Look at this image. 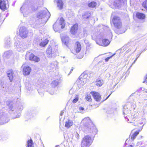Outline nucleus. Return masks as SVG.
I'll list each match as a JSON object with an SVG mask.
<instances>
[{
	"mask_svg": "<svg viewBox=\"0 0 147 147\" xmlns=\"http://www.w3.org/2000/svg\"><path fill=\"white\" fill-rule=\"evenodd\" d=\"M42 4V0H25L20 8L21 12L24 16H26L32 11L36 10L38 6Z\"/></svg>",
	"mask_w": 147,
	"mask_h": 147,
	"instance_id": "f257e3e1",
	"label": "nucleus"
},
{
	"mask_svg": "<svg viewBox=\"0 0 147 147\" xmlns=\"http://www.w3.org/2000/svg\"><path fill=\"white\" fill-rule=\"evenodd\" d=\"M50 14L47 9L45 10H41L38 12L36 14V19L34 24H35L36 28L37 25L45 23L49 18Z\"/></svg>",
	"mask_w": 147,
	"mask_h": 147,
	"instance_id": "f03ea898",
	"label": "nucleus"
},
{
	"mask_svg": "<svg viewBox=\"0 0 147 147\" xmlns=\"http://www.w3.org/2000/svg\"><path fill=\"white\" fill-rule=\"evenodd\" d=\"M135 113H133L131 115V118L130 119L127 118V122L128 123H132L135 121L134 123V125L135 126H139L140 125H142L145 123L146 119H145L141 118L139 117V113L137 111H134Z\"/></svg>",
	"mask_w": 147,
	"mask_h": 147,
	"instance_id": "7ed1b4c3",
	"label": "nucleus"
},
{
	"mask_svg": "<svg viewBox=\"0 0 147 147\" xmlns=\"http://www.w3.org/2000/svg\"><path fill=\"white\" fill-rule=\"evenodd\" d=\"M130 105V103L125 105L123 106V116L126 119V121L127 122V118L130 119L131 118L132 113H135V112L134 111H137L136 109L135 108H134L132 112L131 110H130V109L128 108V105Z\"/></svg>",
	"mask_w": 147,
	"mask_h": 147,
	"instance_id": "20e7f679",
	"label": "nucleus"
},
{
	"mask_svg": "<svg viewBox=\"0 0 147 147\" xmlns=\"http://www.w3.org/2000/svg\"><path fill=\"white\" fill-rule=\"evenodd\" d=\"M65 23L63 18H61L60 19L59 23H55L53 26L54 30L56 32L60 33L61 32V29H63L65 27Z\"/></svg>",
	"mask_w": 147,
	"mask_h": 147,
	"instance_id": "39448f33",
	"label": "nucleus"
},
{
	"mask_svg": "<svg viewBox=\"0 0 147 147\" xmlns=\"http://www.w3.org/2000/svg\"><path fill=\"white\" fill-rule=\"evenodd\" d=\"M96 41L97 44L104 47L108 46L110 43V41L108 39H103V36L101 35L96 36Z\"/></svg>",
	"mask_w": 147,
	"mask_h": 147,
	"instance_id": "423d86ee",
	"label": "nucleus"
},
{
	"mask_svg": "<svg viewBox=\"0 0 147 147\" xmlns=\"http://www.w3.org/2000/svg\"><path fill=\"white\" fill-rule=\"evenodd\" d=\"M57 45H49L47 48L46 54L49 58L52 57L53 54L57 51Z\"/></svg>",
	"mask_w": 147,
	"mask_h": 147,
	"instance_id": "0eeeda50",
	"label": "nucleus"
},
{
	"mask_svg": "<svg viewBox=\"0 0 147 147\" xmlns=\"http://www.w3.org/2000/svg\"><path fill=\"white\" fill-rule=\"evenodd\" d=\"M87 76L86 74L84 75L82 74L76 81L75 84L77 86L78 88L79 89L82 87L87 82V80L86 77Z\"/></svg>",
	"mask_w": 147,
	"mask_h": 147,
	"instance_id": "6e6552de",
	"label": "nucleus"
},
{
	"mask_svg": "<svg viewBox=\"0 0 147 147\" xmlns=\"http://www.w3.org/2000/svg\"><path fill=\"white\" fill-rule=\"evenodd\" d=\"M93 142L92 138L89 136H85L82 140L81 146L82 147H89Z\"/></svg>",
	"mask_w": 147,
	"mask_h": 147,
	"instance_id": "1a4fd4ad",
	"label": "nucleus"
},
{
	"mask_svg": "<svg viewBox=\"0 0 147 147\" xmlns=\"http://www.w3.org/2000/svg\"><path fill=\"white\" fill-rule=\"evenodd\" d=\"M81 124L83 125L84 127L88 130L90 129V130L91 129L90 125H92V123L90 118L88 117H86L82 120Z\"/></svg>",
	"mask_w": 147,
	"mask_h": 147,
	"instance_id": "9d476101",
	"label": "nucleus"
},
{
	"mask_svg": "<svg viewBox=\"0 0 147 147\" xmlns=\"http://www.w3.org/2000/svg\"><path fill=\"white\" fill-rule=\"evenodd\" d=\"M114 26L117 28H120L122 26V22L120 18L117 16H114L112 20Z\"/></svg>",
	"mask_w": 147,
	"mask_h": 147,
	"instance_id": "9b49d317",
	"label": "nucleus"
},
{
	"mask_svg": "<svg viewBox=\"0 0 147 147\" xmlns=\"http://www.w3.org/2000/svg\"><path fill=\"white\" fill-rule=\"evenodd\" d=\"M15 47L16 49L18 51H24L26 47L24 43L20 42L18 40L16 41L15 42Z\"/></svg>",
	"mask_w": 147,
	"mask_h": 147,
	"instance_id": "f8f14e48",
	"label": "nucleus"
},
{
	"mask_svg": "<svg viewBox=\"0 0 147 147\" xmlns=\"http://www.w3.org/2000/svg\"><path fill=\"white\" fill-rule=\"evenodd\" d=\"M138 105L139 106L146 107L147 105V96L146 94L143 97H140V99L138 102Z\"/></svg>",
	"mask_w": 147,
	"mask_h": 147,
	"instance_id": "ddd939ff",
	"label": "nucleus"
},
{
	"mask_svg": "<svg viewBox=\"0 0 147 147\" xmlns=\"http://www.w3.org/2000/svg\"><path fill=\"white\" fill-rule=\"evenodd\" d=\"M19 31L20 36L22 38H25L27 36L28 32L25 27H21Z\"/></svg>",
	"mask_w": 147,
	"mask_h": 147,
	"instance_id": "4468645a",
	"label": "nucleus"
},
{
	"mask_svg": "<svg viewBox=\"0 0 147 147\" xmlns=\"http://www.w3.org/2000/svg\"><path fill=\"white\" fill-rule=\"evenodd\" d=\"M32 70L31 68L29 66L27 65L24 66L23 69V73L24 76L29 75Z\"/></svg>",
	"mask_w": 147,
	"mask_h": 147,
	"instance_id": "2eb2a0df",
	"label": "nucleus"
},
{
	"mask_svg": "<svg viewBox=\"0 0 147 147\" xmlns=\"http://www.w3.org/2000/svg\"><path fill=\"white\" fill-rule=\"evenodd\" d=\"M94 100L97 102H100L101 100V95L100 94L95 92H92L91 93Z\"/></svg>",
	"mask_w": 147,
	"mask_h": 147,
	"instance_id": "dca6fc26",
	"label": "nucleus"
},
{
	"mask_svg": "<svg viewBox=\"0 0 147 147\" xmlns=\"http://www.w3.org/2000/svg\"><path fill=\"white\" fill-rule=\"evenodd\" d=\"M9 112L10 113H11L12 111L13 112H14V113H15V114H18L17 115H16V116L15 118H18L20 116V112L22 110V109H21L20 108L19 109H15L14 108L12 107L11 108H9Z\"/></svg>",
	"mask_w": 147,
	"mask_h": 147,
	"instance_id": "f3484780",
	"label": "nucleus"
},
{
	"mask_svg": "<svg viewBox=\"0 0 147 147\" xmlns=\"http://www.w3.org/2000/svg\"><path fill=\"white\" fill-rule=\"evenodd\" d=\"M7 3V0H0V8L2 10L5 9L6 8V5Z\"/></svg>",
	"mask_w": 147,
	"mask_h": 147,
	"instance_id": "a211bd4d",
	"label": "nucleus"
},
{
	"mask_svg": "<svg viewBox=\"0 0 147 147\" xmlns=\"http://www.w3.org/2000/svg\"><path fill=\"white\" fill-rule=\"evenodd\" d=\"M29 59L30 60L34 61L35 62H38L40 61V59L39 57L35 56L32 53L29 55Z\"/></svg>",
	"mask_w": 147,
	"mask_h": 147,
	"instance_id": "6ab92c4d",
	"label": "nucleus"
},
{
	"mask_svg": "<svg viewBox=\"0 0 147 147\" xmlns=\"http://www.w3.org/2000/svg\"><path fill=\"white\" fill-rule=\"evenodd\" d=\"M126 0H116L114 3V5L118 7L123 4L126 2Z\"/></svg>",
	"mask_w": 147,
	"mask_h": 147,
	"instance_id": "aec40b11",
	"label": "nucleus"
},
{
	"mask_svg": "<svg viewBox=\"0 0 147 147\" xmlns=\"http://www.w3.org/2000/svg\"><path fill=\"white\" fill-rule=\"evenodd\" d=\"M61 38L63 43L67 46L69 40V37L66 35L64 36L61 35Z\"/></svg>",
	"mask_w": 147,
	"mask_h": 147,
	"instance_id": "412c9836",
	"label": "nucleus"
},
{
	"mask_svg": "<svg viewBox=\"0 0 147 147\" xmlns=\"http://www.w3.org/2000/svg\"><path fill=\"white\" fill-rule=\"evenodd\" d=\"M78 26V24H75L72 27L71 29V32L73 34H75L77 32Z\"/></svg>",
	"mask_w": 147,
	"mask_h": 147,
	"instance_id": "4be33fe9",
	"label": "nucleus"
},
{
	"mask_svg": "<svg viewBox=\"0 0 147 147\" xmlns=\"http://www.w3.org/2000/svg\"><path fill=\"white\" fill-rule=\"evenodd\" d=\"M73 123L72 120L68 119L65 122V126L66 128H68L72 125Z\"/></svg>",
	"mask_w": 147,
	"mask_h": 147,
	"instance_id": "5701e85b",
	"label": "nucleus"
},
{
	"mask_svg": "<svg viewBox=\"0 0 147 147\" xmlns=\"http://www.w3.org/2000/svg\"><path fill=\"white\" fill-rule=\"evenodd\" d=\"M57 7L60 9H63V3L61 0H57L56 1Z\"/></svg>",
	"mask_w": 147,
	"mask_h": 147,
	"instance_id": "b1692460",
	"label": "nucleus"
},
{
	"mask_svg": "<svg viewBox=\"0 0 147 147\" xmlns=\"http://www.w3.org/2000/svg\"><path fill=\"white\" fill-rule=\"evenodd\" d=\"M12 54V51H11L5 52L3 55V57L4 58H9Z\"/></svg>",
	"mask_w": 147,
	"mask_h": 147,
	"instance_id": "393cba45",
	"label": "nucleus"
},
{
	"mask_svg": "<svg viewBox=\"0 0 147 147\" xmlns=\"http://www.w3.org/2000/svg\"><path fill=\"white\" fill-rule=\"evenodd\" d=\"M96 85L98 86H101L104 83L103 80L100 78L97 79L96 81Z\"/></svg>",
	"mask_w": 147,
	"mask_h": 147,
	"instance_id": "a878e982",
	"label": "nucleus"
},
{
	"mask_svg": "<svg viewBox=\"0 0 147 147\" xmlns=\"http://www.w3.org/2000/svg\"><path fill=\"white\" fill-rule=\"evenodd\" d=\"M81 45L80 43L77 42L76 43V53L79 52L81 50Z\"/></svg>",
	"mask_w": 147,
	"mask_h": 147,
	"instance_id": "bb28decb",
	"label": "nucleus"
},
{
	"mask_svg": "<svg viewBox=\"0 0 147 147\" xmlns=\"http://www.w3.org/2000/svg\"><path fill=\"white\" fill-rule=\"evenodd\" d=\"M91 13L88 11L85 12L82 15V17L83 19H88L91 16Z\"/></svg>",
	"mask_w": 147,
	"mask_h": 147,
	"instance_id": "cd10ccee",
	"label": "nucleus"
},
{
	"mask_svg": "<svg viewBox=\"0 0 147 147\" xmlns=\"http://www.w3.org/2000/svg\"><path fill=\"white\" fill-rule=\"evenodd\" d=\"M137 17L139 19H144L145 18V15L143 13H137L136 14Z\"/></svg>",
	"mask_w": 147,
	"mask_h": 147,
	"instance_id": "c85d7f7f",
	"label": "nucleus"
},
{
	"mask_svg": "<svg viewBox=\"0 0 147 147\" xmlns=\"http://www.w3.org/2000/svg\"><path fill=\"white\" fill-rule=\"evenodd\" d=\"M9 120L8 119H6V118L4 117L0 118V125H3L4 123L8 122Z\"/></svg>",
	"mask_w": 147,
	"mask_h": 147,
	"instance_id": "c756f323",
	"label": "nucleus"
},
{
	"mask_svg": "<svg viewBox=\"0 0 147 147\" xmlns=\"http://www.w3.org/2000/svg\"><path fill=\"white\" fill-rule=\"evenodd\" d=\"M49 40L47 39L41 42L40 44V45L42 47H45L48 43Z\"/></svg>",
	"mask_w": 147,
	"mask_h": 147,
	"instance_id": "7c9ffc66",
	"label": "nucleus"
},
{
	"mask_svg": "<svg viewBox=\"0 0 147 147\" xmlns=\"http://www.w3.org/2000/svg\"><path fill=\"white\" fill-rule=\"evenodd\" d=\"M139 131H136L135 132L134 134H133L132 135H130L129 136V138H131V140H134L137 135L139 134Z\"/></svg>",
	"mask_w": 147,
	"mask_h": 147,
	"instance_id": "2f4dec72",
	"label": "nucleus"
},
{
	"mask_svg": "<svg viewBox=\"0 0 147 147\" xmlns=\"http://www.w3.org/2000/svg\"><path fill=\"white\" fill-rule=\"evenodd\" d=\"M59 84V80H56L53 81L51 84V85L53 87L55 88Z\"/></svg>",
	"mask_w": 147,
	"mask_h": 147,
	"instance_id": "473e14b6",
	"label": "nucleus"
},
{
	"mask_svg": "<svg viewBox=\"0 0 147 147\" xmlns=\"http://www.w3.org/2000/svg\"><path fill=\"white\" fill-rule=\"evenodd\" d=\"M7 75L8 77H9V80H10V82H12L13 78L12 71H11L10 72H8L7 73Z\"/></svg>",
	"mask_w": 147,
	"mask_h": 147,
	"instance_id": "72a5a7b5",
	"label": "nucleus"
},
{
	"mask_svg": "<svg viewBox=\"0 0 147 147\" xmlns=\"http://www.w3.org/2000/svg\"><path fill=\"white\" fill-rule=\"evenodd\" d=\"M33 142L32 139H30L28 141L27 147H33Z\"/></svg>",
	"mask_w": 147,
	"mask_h": 147,
	"instance_id": "f704fd0d",
	"label": "nucleus"
},
{
	"mask_svg": "<svg viewBox=\"0 0 147 147\" xmlns=\"http://www.w3.org/2000/svg\"><path fill=\"white\" fill-rule=\"evenodd\" d=\"M96 5V3L94 1L88 4V5L89 7L93 8L95 7Z\"/></svg>",
	"mask_w": 147,
	"mask_h": 147,
	"instance_id": "c9c22d12",
	"label": "nucleus"
},
{
	"mask_svg": "<svg viewBox=\"0 0 147 147\" xmlns=\"http://www.w3.org/2000/svg\"><path fill=\"white\" fill-rule=\"evenodd\" d=\"M58 63L56 61H54L51 63V65H54L56 68H58Z\"/></svg>",
	"mask_w": 147,
	"mask_h": 147,
	"instance_id": "e433bc0d",
	"label": "nucleus"
},
{
	"mask_svg": "<svg viewBox=\"0 0 147 147\" xmlns=\"http://www.w3.org/2000/svg\"><path fill=\"white\" fill-rule=\"evenodd\" d=\"M137 91L139 92H141L143 91L144 92H147V90L145 89L144 88L142 87L140 88L139 90H137Z\"/></svg>",
	"mask_w": 147,
	"mask_h": 147,
	"instance_id": "4c0bfd02",
	"label": "nucleus"
},
{
	"mask_svg": "<svg viewBox=\"0 0 147 147\" xmlns=\"http://www.w3.org/2000/svg\"><path fill=\"white\" fill-rule=\"evenodd\" d=\"M86 100L89 101L90 102L92 100V99L91 98V96L89 95H87L85 97Z\"/></svg>",
	"mask_w": 147,
	"mask_h": 147,
	"instance_id": "58836bf2",
	"label": "nucleus"
},
{
	"mask_svg": "<svg viewBox=\"0 0 147 147\" xmlns=\"http://www.w3.org/2000/svg\"><path fill=\"white\" fill-rule=\"evenodd\" d=\"M142 5L143 7L147 10V0H146L143 2Z\"/></svg>",
	"mask_w": 147,
	"mask_h": 147,
	"instance_id": "ea45409f",
	"label": "nucleus"
},
{
	"mask_svg": "<svg viewBox=\"0 0 147 147\" xmlns=\"http://www.w3.org/2000/svg\"><path fill=\"white\" fill-rule=\"evenodd\" d=\"M145 50H144V51H141V52L140 53V54L139 55H138L137 56V57L135 59V60L134 61V62L132 63V64H131V67L132 66V65H133L134 64L135 62H136V61L137 59L140 56V54L144 51H145Z\"/></svg>",
	"mask_w": 147,
	"mask_h": 147,
	"instance_id": "a19ab883",
	"label": "nucleus"
},
{
	"mask_svg": "<svg viewBox=\"0 0 147 147\" xmlns=\"http://www.w3.org/2000/svg\"><path fill=\"white\" fill-rule=\"evenodd\" d=\"M78 100V96H76L75 99H74L73 100V102L75 103H76Z\"/></svg>",
	"mask_w": 147,
	"mask_h": 147,
	"instance_id": "79ce46f5",
	"label": "nucleus"
},
{
	"mask_svg": "<svg viewBox=\"0 0 147 147\" xmlns=\"http://www.w3.org/2000/svg\"><path fill=\"white\" fill-rule=\"evenodd\" d=\"M1 15L0 14V26L2 24L3 21V20L2 19Z\"/></svg>",
	"mask_w": 147,
	"mask_h": 147,
	"instance_id": "37998d69",
	"label": "nucleus"
},
{
	"mask_svg": "<svg viewBox=\"0 0 147 147\" xmlns=\"http://www.w3.org/2000/svg\"><path fill=\"white\" fill-rule=\"evenodd\" d=\"M115 55V54H113V55H112V56H111L110 57H108L107 58H106L105 59V61L106 62H107L114 55Z\"/></svg>",
	"mask_w": 147,
	"mask_h": 147,
	"instance_id": "c03bdc74",
	"label": "nucleus"
},
{
	"mask_svg": "<svg viewBox=\"0 0 147 147\" xmlns=\"http://www.w3.org/2000/svg\"><path fill=\"white\" fill-rule=\"evenodd\" d=\"M143 82L147 85V75L145 76L144 78V80Z\"/></svg>",
	"mask_w": 147,
	"mask_h": 147,
	"instance_id": "a18cd8bd",
	"label": "nucleus"
},
{
	"mask_svg": "<svg viewBox=\"0 0 147 147\" xmlns=\"http://www.w3.org/2000/svg\"><path fill=\"white\" fill-rule=\"evenodd\" d=\"M75 136L76 138V139L77 140H78L79 139V135L78 134V133H76L75 134Z\"/></svg>",
	"mask_w": 147,
	"mask_h": 147,
	"instance_id": "49530a36",
	"label": "nucleus"
},
{
	"mask_svg": "<svg viewBox=\"0 0 147 147\" xmlns=\"http://www.w3.org/2000/svg\"><path fill=\"white\" fill-rule=\"evenodd\" d=\"M72 145H73V147H76L77 143H74L73 142H72Z\"/></svg>",
	"mask_w": 147,
	"mask_h": 147,
	"instance_id": "de8ad7c7",
	"label": "nucleus"
},
{
	"mask_svg": "<svg viewBox=\"0 0 147 147\" xmlns=\"http://www.w3.org/2000/svg\"><path fill=\"white\" fill-rule=\"evenodd\" d=\"M84 109V108L82 107H80L79 108V110L80 111L83 110Z\"/></svg>",
	"mask_w": 147,
	"mask_h": 147,
	"instance_id": "09e8293b",
	"label": "nucleus"
},
{
	"mask_svg": "<svg viewBox=\"0 0 147 147\" xmlns=\"http://www.w3.org/2000/svg\"><path fill=\"white\" fill-rule=\"evenodd\" d=\"M64 113V112L63 111H61L60 113V115L61 116H62L63 115V114Z\"/></svg>",
	"mask_w": 147,
	"mask_h": 147,
	"instance_id": "8fccbe9b",
	"label": "nucleus"
},
{
	"mask_svg": "<svg viewBox=\"0 0 147 147\" xmlns=\"http://www.w3.org/2000/svg\"><path fill=\"white\" fill-rule=\"evenodd\" d=\"M73 69H71L70 70V71L69 73L68 74V75H69L71 73V72L73 71Z\"/></svg>",
	"mask_w": 147,
	"mask_h": 147,
	"instance_id": "3c124183",
	"label": "nucleus"
},
{
	"mask_svg": "<svg viewBox=\"0 0 147 147\" xmlns=\"http://www.w3.org/2000/svg\"><path fill=\"white\" fill-rule=\"evenodd\" d=\"M72 91V89H71V90H69V94H71V92Z\"/></svg>",
	"mask_w": 147,
	"mask_h": 147,
	"instance_id": "603ef678",
	"label": "nucleus"
},
{
	"mask_svg": "<svg viewBox=\"0 0 147 147\" xmlns=\"http://www.w3.org/2000/svg\"><path fill=\"white\" fill-rule=\"evenodd\" d=\"M50 93L51 94H52V95H53V94H54L55 92H50Z\"/></svg>",
	"mask_w": 147,
	"mask_h": 147,
	"instance_id": "864d4df0",
	"label": "nucleus"
},
{
	"mask_svg": "<svg viewBox=\"0 0 147 147\" xmlns=\"http://www.w3.org/2000/svg\"><path fill=\"white\" fill-rule=\"evenodd\" d=\"M111 94H110L107 97V98H106V99H105V100H106V99H107L110 96V95H111Z\"/></svg>",
	"mask_w": 147,
	"mask_h": 147,
	"instance_id": "5fc2aeb1",
	"label": "nucleus"
},
{
	"mask_svg": "<svg viewBox=\"0 0 147 147\" xmlns=\"http://www.w3.org/2000/svg\"><path fill=\"white\" fill-rule=\"evenodd\" d=\"M94 35H93L92 36V38H94Z\"/></svg>",
	"mask_w": 147,
	"mask_h": 147,
	"instance_id": "6e6d98bb",
	"label": "nucleus"
},
{
	"mask_svg": "<svg viewBox=\"0 0 147 147\" xmlns=\"http://www.w3.org/2000/svg\"><path fill=\"white\" fill-rule=\"evenodd\" d=\"M7 44H8V45H9V44H10V43H9H9H8V42H7Z\"/></svg>",
	"mask_w": 147,
	"mask_h": 147,
	"instance_id": "4d7b16f0",
	"label": "nucleus"
},
{
	"mask_svg": "<svg viewBox=\"0 0 147 147\" xmlns=\"http://www.w3.org/2000/svg\"><path fill=\"white\" fill-rule=\"evenodd\" d=\"M55 147H59V146L58 145L56 146Z\"/></svg>",
	"mask_w": 147,
	"mask_h": 147,
	"instance_id": "13d9d810",
	"label": "nucleus"
},
{
	"mask_svg": "<svg viewBox=\"0 0 147 147\" xmlns=\"http://www.w3.org/2000/svg\"><path fill=\"white\" fill-rule=\"evenodd\" d=\"M124 32H121V33H124Z\"/></svg>",
	"mask_w": 147,
	"mask_h": 147,
	"instance_id": "bf43d9fd",
	"label": "nucleus"
},
{
	"mask_svg": "<svg viewBox=\"0 0 147 147\" xmlns=\"http://www.w3.org/2000/svg\"><path fill=\"white\" fill-rule=\"evenodd\" d=\"M23 67V65H22V67Z\"/></svg>",
	"mask_w": 147,
	"mask_h": 147,
	"instance_id": "052dcab7",
	"label": "nucleus"
},
{
	"mask_svg": "<svg viewBox=\"0 0 147 147\" xmlns=\"http://www.w3.org/2000/svg\"><path fill=\"white\" fill-rule=\"evenodd\" d=\"M1 104V101L0 100V104Z\"/></svg>",
	"mask_w": 147,
	"mask_h": 147,
	"instance_id": "680f3d73",
	"label": "nucleus"
},
{
	"mask_svg": "<svg viewBox=\"0 0 147 147\" xmlns=\"http://www.w3.org/2000/svg\"><path fill=\"white\" fill-rule=\"evenodd\" d=\"M63 57V58H65V57Z\"/></svg>",
	"mask_w": 147,
	"mask_h": 147,
	"instance_id": "e2e57ef3",
	"label": "nucleus"
}]
</instances>
